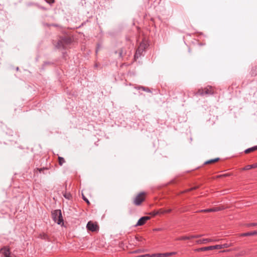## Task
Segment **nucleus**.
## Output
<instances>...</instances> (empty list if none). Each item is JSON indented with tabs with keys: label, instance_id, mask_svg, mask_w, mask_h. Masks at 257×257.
Returning a JSON list of instances; mask_svg holds the SVG:
<instances>
[{
	"label": "nucleus",
	"instance_id": "4468645a",
	"mask_svg": "<svg viewBox=\"0 0 257 257\" xmlns=\"http://www.w3.org/2000/svg\"><path fill=\"white\" fill-rule=\"evenodd\" d=\"M256 150H257V146H254L253 147H251V148H248V149L245 150L244 152L247 154V153H249L251 152H253Z\"/></svg>",
	"mask_w": 257,
	"mask_h": 257
},
{
	"label": "nucleus",
	"instance_id": "39448f33",
	"mask_svg": "<svg viewBox=\"0 0 257 257\" xmlns=\"http://www.w3.org/2000/svg\"><path fill=\"white\" fill-rule=\"evenodd\" d=\"M213 93V90L212 87H208L203 89H199L197 92V94L201 95L204 94H212Z\"/></svg>",
	"mask_w": 257,
	"mask_h": 257
},
{
	"label": "nucleus",
	"instance_id": "423d86ee",
	"mask_svg": "<svg viewBox=\"0 0 257 257\" xmlns=\"http://www.w3.org/2000/svg\"><path fill=\"white\" fill-rule=\"evenodd\" d=\"M150 217L148 216H145L142 217L139 219L137 224L135 225V226H142L146 223L147 221L150 219Z\"/></svg>",
	"mask_w": 257,
	"mask_h": 257
},
{
	"label": "nucleus",
	"instance_id": "393cba45",
	"mask_svg": "<svg viewBox=\"0 0 257 257\" xmlns=\"http://www.w3.org/2000/svg\"><path fill=\"white\" fill-rule=\"evenodd\" d=\"M83 199L87 204H89V201H88V199H87L83 195Z\"/></svg>",
	"mask_w": 257,
	"mask_h": 257
},
{
	"label": "nucleus",
	"instance_id": "c85d7f7f",
	"mask_svg": "<svg viewBox=\"0 0 257 257\" xmlns=\"http://www.w3.org/2000/svg\"><path fill=\"white\" fill-rule=\"evenodd\" d=\"M203 235H204L203 234H197V235H195V238H199Z\"/></svg>",
	"mask_w": 257,
	"mask_h": 257
},
{
	"label": "nucleus",
	"instance_id": "6e6552de",
	"mask_svg": "<svg viewBox=\"0 0 257 257\" xmlns=\"http://www.w3.org/2000/svg\"><path fill=\"white\" fill-rule=\"evenodd\" d=\"M220 210H221V208L220 207H213V208H209V209L200 210H199L198 212H216V211H218Z\"/></svg>",
	"mask_w": 257,
	"mask_h": 257
},
{
	"label": "nucleus",
	"instance_id": "4be33fe9",
	"mask_svg": "<svg viewBox=\"0 0 257 257\" xmlns=\"http://www.w3.org/2000/svg\"><path fill=\"white\" fill-rule=\"evenodd\" d=\"M256 225H257V223H248V224H246V226H247V227L254 226H256Z\"/></svg>",
	"mask_w": 257,
	"mask_h": 257
},
{
	"label": "nucleus",
	"instance_id": "f3484780",
	"mask_svg": "<svg viewBox=\"0 0 257 257\" xmlns=\"http://www.w3.org/2000/svg\"><path fill=\"white\" fill-rule=\"evenodd\" d=\"M59 164L60 165L62 166L65 163V160L63 158L59 157Z\"/></svg>",
	"mask_w": 257,
	"mask_h": 257
},
{
	"label": "nucleus",
	"instance_id": "6ab92c4d",
	"mask_svg": "<svg viewBox=\"0 0 257 257\" xmlns=\"http://www.w3.org/2000/svg\"><path fill=\"white\" fill-rule=\"evenodd\" d=\"M188 239V238H187V236H181V237L177 238L176 239V240H186Z\"/></svg>",
	"mask_w": 257,
	"mask_h": 257
},
{
	"label": "nucleus",
	"instance_id": "aec40b11",
	"mask_svg": "<svg viewBox=\"0 0 257 257\" xmlns=\"http://www.w3.org/2000/svg\"><path fill=\"white\" fill-rule=\"evenodd\" d=\"M40 237L42 239H48V236L47 234L44 233L43 234H40Z\"/></svg>",
	"mask_w": 257,
	"mask_h": 257
},
{
	"label": "nucleus",
	"instance_id": "dca6fc26",
	"mask_svg": "<svg viewBox=\"0 0 257 257\" xmlns=\"http://www.w3.org/2000/svg\"><path fill=\"white\" fill-rule=\"evenodd\" d=\"M219 158H216V159H211V160H210L209 161H206L205 164H210V163H214V162H217L218 160H219Z\"/></svg>",
	"mask_w": 257,
	"mask_h": 257
},
{
	"label": "nucleus",
	"instance_id": "7c9ffc66",
	"mask_svg": "<svg viewBox=\"0 0 257 257\" xmlns=\"http://www.w3.org/2000/svg\"><path fill=\"white\" fill-rule=\"evenodd\" d=\"M161 230V228H156L155 229V231H160Z\"/></svg>",
	"mask_w": 257,
	"mask_h": 257
},
{
	"label": "nucleus",
	"instance_id": "bb28decb",
	"mask_svg": "<svg viewBox=\"0 0 257 257\" xmlns=\"http://www.w3.org/2000/svg\"><path fill=\"white\" fill-rule=\"evenodd\" d=\"M119 55L121 57L123 56V51L122 50L119 52Z\"/></svg>",
	"mask_w": 257,
	"mask_h": 257
},
{
	"label": "nucleus",
	"instance_id": "ddd939ff",
	"mask_svg": "<svg viewBox=\"0 0 257 257\" xmlns=\"http://www.w3.org/2000/svg\"><path fill=\"white\" fill-rule=\"evenodd\" d=\"M254 235H257V231H253L243 233L241 234V235L243 236Z\"/></svg>",
	"mask_w": 257,
	"mask_h": 257
},
{
	"label": "nucleus",
	"instance_id": "473e14b6",
	"mask_svg": "<svg viewBox=\"0 0 257 257\" xmlns=\"http://www.w3.org/2000/svg\"><path fill=\"white\" fill-rule=\"evenodd\" d=\"M223 176H228V175L227 174H224Z\"/></svg>",
	"mask_w": 257,
	"mask_h": 257
},
{
	"label": "nucleus",
	"instance_id": "f03ea898",
	"mask_svg": "<svg viewBox=\"0 0 257 257\" xmlns=\"http://www.w3.org/2000/svg\"><path fill=\"white\" fill-rule=\"evenodd\" d=\"M147 47L148 44L146 41L143 40L140 43L139 46L136 50V52L135 55V59H137L140 57L143 54V52L146 49Z\"/></svg>",
	"mask_w": 257,
	"mask_h": 257
},
{
	"label": "nucleus",
	"instance_id": "a211bd4d",
	"mask_svg": "<svg viewBox=\"0 0 257 257\" xmlns=\"http://www.w3.org/2000/svg\"><path fill=\"white\" fill-rule=\"evenodd\" d=\"M151 257H163V253H154L151 255Z\"/></svg>",
	"mask_w": 257,
	"mask_h": 257
},
{
	"label": "nucleus",
	"instance_id": "f8f14e48",
	"mask_svg": "<svg viewBox=\"0 0 257 257\" xmlns=\"http://www.w3.org/2000/svg\"><path fill=\"white\" fill-rule=\"evenodd\" d=\"M257 168V163H254L252 165H248L242 168L243 170H248L250 169H253Z\"/></svg>",
	"mask_w": 257,
	"mask_h": 257
},
{
	"label": "nucleus",
	"instance_id": "412c9836",
	"mask_svg": "<svg viewBox=\"0 0 257 257\" xmlns=\"http://www.w3.org/2000/svg\"><path fill=\"white\" fill-rule=\"evenodd\" d=\"M141 89H142V90H143L144 91H146V92H150V90L149 89V88L148 87H143V86H141L140 87Z\"/></svg>",
	"mask_w": 257,
	"mask_h": 257
},
{
	"label": "nucleus",
	"instance_id": "20e7f679",
	"mask_svg": "<svg viewBox=\"0 0 257 257\" xmlns=\"http://www.w3.org/2000/svg\"><path fill=\"white\" fill-rule=\"evenodd\" d=\"M145 193L141 192L139 193L134 200V203L137 206H139L141 204L142 202H143L145 200Z\"/></svg>",
	"mask_w": 257,
	"mask_h": 257
},
{
	"label": "nucleus",
	"instance_id": "a878e982",
	"mask_svg": "<svg viewBox=\"0 0 257 257\" xmlns=\"http://www.w3.org/2000/svg\"><path fill=\"white\" fill-rule=\"evenodd\" d=\"M158 213H159L158 212H152L150 213V214L152 215L153 216H155V215H157Z\"/></svg>",
	"mask_w": 257,
	"mask_h": 257
},
{
	"label": "nucleus",
	"instance_id": "1a4fd4ad",
	"mask_svg": "<svg viewBox=\"0 0 257 257\" xmlns=\"http://www.w3.org/2000/svg\"><path fill=\"white\" fill-rule=\"evenodd\" d=\"M216 240L211 239V238H204L202 239H199L197 240L196 242L197 244H203V243H206L208 242H211V241H216Z\"/></svg>",
	"mask_w": 257,
	"mask_h": 257
},
{
	"label": "nucleus",
	"instance_id": "0eeeda50",
	"mask_svg": "<svg viewBox=\"0 0 257 257\" xmlns=\"http://www.w3.org/2000/svg\"><path fill=\"white\" fill-rule=\"evenodd\" d=\"M88 230L91 231H95L97 230L98 226L96 224L93 223L91 221H89L86 225Z\"/></svg>",
	"mask_w": 257,
	"mask_h": 257
},
{
	"label": "nucleus",
	"instance_id": "b1692460",
	"mask_svg": "<svg viewBox=\"0 0 257 257\" xmlns=\"http://www.w3.org/2000/svg\"><path fill=\"white\" fill-rule=\"evenodd\" d=\"M64 196L65 198L69 199L70 198L71 195L70 194H65Z\"/></svg>",
	"mask_w": 257,
	"mask_h": 257
},
{
	"label": "nucleus",
	"instance_id": "cd10ccee",
	"mask_svg": "<svg viewBox=\"0 0 257 257\" xmlns=\"http://www.w3.org/2000/svg\"><path fill=\"white\" fill-rule=\"evenodd\" d=\"M187 238H188V239H192V238H195V235H194L187 236Z\"/></svg>",
	"mask_w": 257,
	"mask_h": 257
},
{
	"label": "nucleus",
	"instance_id": "7ed1b4c3",
	"mask_svg": "<svg viewBox=\"0 0 257 257\" xmlns=\"http://www.w3.org/2000/svg\"><path fill=\"white\" fill-rule=\"evenodd\" d=\"M52 215L53 220L58 224H60L61 222L63 221L61 210H55Z\"/></svg>",
	"mask_w": 257,
	"mask_h": 257
},
{
	"label": "nucleus",
	"instance_id": "5701e85b",
	"mask_svg": "<svg viewBox=\"0 0 257 257\" xmlns=\"http://www.w3.org/2000/svg\"><path fill=\"white\" fill-rule=\"evenodd\" d=\"M137 257H151V255H150V254H145L143 255H139Z\"/></svg>",
	"mask_w": 257,
	"mask_h": 257
},
{
	"label": "nucleus",
	"instance_id": "f257e3e1",
	"mask_svg": "<svg viewBox=\"0 0 257 257\" xmlns=\"http://www.w3.org/2000/svg\"><path fill=\"white\" fill-rule=\"evenodd\" d=\"M71 43V39L67 36L60 37L55 44V47L58 49H65Z\"/></svg>",
	"mask_w": 257,
	"mask_h": 257
},
{
	"label": "nucleus",
	"instance_id": "9d476101",
	"mask_svg": "<svg viewBox=\"0 0 257 257\" xmlns=\"http://www.w3.org/2000/svg\"><path fill=\"white\" fill-rule=\"evenodd\" d=\"M229 246V244L224 243L223 244H218V245H213V246H212V247H213V249H222L223 248H227V247H228Z\"/></svg>",
	"mask_w": 257,
	"mask_h": 257
},
{
	"label": "nucleus",
	"instance_id": "2f4dec72",
	"mask_svg": "<svg viewBox=\"0 0 257 257\" xmlns=\"http://www.w3.org/2000/svg\"><path fill=\"white\" fill-rule=\"evenodd\" d=\"M51 3H54V0H50Z\"/></svg>",
	"mask_w": 257,
	"mask_h": 257
},
{
	"label": "nucleus",
	"instance_id": "c756f323",
	"mask_svg": "<svg viewBox=\"0 0 257 257\" xmlns=\"http://www.w3.org/2000/svg\"><path fill=\"white\" fill-rule=\"evenodd\" d=\"M171 211V209H168L164 211V213H169Z\"/></svg>",
	"mask_w": 257,
	"mask_h": 257
},
{
	"label": "nucleus",
	"instance_id": "c9c22d12",
	"mask_svg": "<svg viewBox=\"0 0 257 257\" xmlns=\"http://www.w3.org/2000/svg\"><path fill=\"white\" fill-rule=\"evenodd\" d=\"M19 70V68H18V67H17V70Z\"/></svg>",
	"mask_w": 257,
	"mask_h": 257
},
{
	"label": "nucleus",
	"instance_id": "72a5a7b5",
	"mask_svg": "<svg viewBox=\"0 0 257 257\" xmlns=\"http://www.w3.org/2000/svg\"><path fill=\"white\" fill-rule=\"evenodd\" d=\"M136 252H140V250H138V251H136Z\"/></svg>",
	"mask_w": 257,
	"mask_h": 257
},
{
	"label": "nucleus",
	"instance_id": "f704fd0d",
	"mask_svg": "<svg viewBox=\"0 0 257 257\" xmlns=\"http://www.w3.org/2000/svg\"><path fill=\"white\" fill-rule=\"evenodd\" d=\"M136 252H140V250H138V251H136Z\"/></svg>",
	"mask_w": 257,
	"mask_h": 257
},
{
	"label": "nucleus",
	"instance_id": "2eb2a0df",
	"mask_svg": "<svg viewBox=\"0 0 257 257\" xmlns=\"http://www.w3.org/2000/svg\"><path fill=\"white\" fill-rule=\"evenodd\" d=\"M176 254V252H171L164 253H163V257H167V256H171V255H174Z\"/></svg>",
	"mask_w": 257,
	"mask_h": 257
},
{
	"label": "nucleus",
	"instance_id": "9b49d317",
	"mask_svg": "<svg viewBox=\"0 0 257 257\" xmlns=\"http://www.w3.org/2000/svg\"><path fill=\"white\" fill-rule=\"evenodd\" d=\"M211 249H213L212 246H209L197 248L195 250V251L199 252V251H206V250H211Z\"/></svg>",
	"mask_w": 257,
	"mask_h": 257
}]
</instances>
